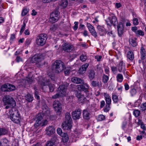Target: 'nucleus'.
<instances>
[{
	"label": "nucleus",
	"instance_id": "nucleus-29",
	"mask_svg": "<svg viewBox=\"0 0 146 146\" xmlns=\"http://www.w3.org/2000/svg\"><path fill=\"white\" fill-rule=\"evenodd\" d=\"M137 88L135 87H131L130 88V93L131 96L135 95L137 93Z\"/></svg>",
	"mask_w": 146,
	"mask_h": 146
},
{
	"label": "nucleus",
	"instance_id": "nucleus-27",
	"mask_svg": "<svg viewBox=\"0 0 146 146\" xmlns=\"http://www.w3.org/2000/svg\"><path fill=\"white\" fill-rule=\"evenodd\" d=\"M72 119L71 117V115L69 113L67 112L65 115V119L64 122L65 123H72Z\"/></svg>",
	"mask_w": 146,
	"mask_h": 146
},
{
	"label": "nucleus",
	"instance_id": "nucleus-12",
	"mask_svg": "<svg viewBox=\"0 0 146 146\" xmlns=\"http://www.w3.org/2000/svg\"><path fill=\"white\" fill-rule=\"evenodd\" d=\"M108 25H112L114 26L117 23V17L115 16H113L112 17H109L106 21Z\"/></svg>",
	"mask_w": 146,
	"mask_h": 146
},
{
	"label": "nucleus",
	"instance_id": "nucleus-3",
	"mask_svg": "<svg viewBox=\"0 0 146 146\" xmlns=\"http://www.w3.org/2000/svg\"><path fill=\"white\" fill-rule=\"evenodd\" d=\"M66 87L63 85L59 86L58 88V93L52 96L53 99H56L59 97H63L66 95Z\"/></svg>",
	"mask_w": 146,
	"mask_h": 146
},
{
	"label": "nucleus",
	"instance_id": "nucleus-60",
	"mask_svg": "<svg viewBox=\"0 0 146 146\" xmlns=\"http://www.w3.org/2000/svg\"><path fill=\"white\" fill-rule=\"evenodd\" d=\"M15 60L17 62H19L22 61V59L21 58V57L19 56H17V57Z\"/></svg>",
	"mask_w": 146,
	"mask_h": 146
},
{
	"label": "nucleus",
	"instance_id": "nucleus-58",
	"mask_svg": "<svg viewBox=\"0 0 146 146\" xmlns=\"http://www.w3.org/2000/svg\"><path fill=\"white\" fill-rule=\"evenodd\" d=\"M74 24L75 25L73 28L74 30H76L78 28V22H75Z\"/></svg>",
	"mask_w": 146,
	"mask_h": 146
},
{
	"label": "nucleus",
	"instance_id": "nucleus-31",
	"mask_svg": "<svg viewBox=\"0 0 146 146\" xmlns=\"http://www.w3.org/2000/svg\"><path fill=\"white\" fill-rule=\"evenodd\" d=\"M136 40V38H131L129 39L130 44L133 47H135L137 45Z\"/></svg>",
	"mask_w": 146,
	"mask_h": 146
},
{
	"label": "nucleus",
	"instance_id": "nucleus-17",
	"mask_svg": "<svg viewBox=\"0 0 146 146\" xmlns=\"http://www.w3.org/2000/svg\"><path fill=\"white\" fill-rule=\"evenodd\" d=\"M81 114V110L78 109L72 112V115L73 119H79Z\"/></svg>",
	"mask_w": 146,
	"mask_h": 146
},
{
	"label": "nucleus",
	"instance_id": "nucleus-53",
	"mask_svg": "<svg viewBox=\"0 0 146 146\" xmlns=\"http://www.w3.org/2000/svg\"><path fill=\"white\" fill-rule=\"evenodd\" d=\"M133 24L135 25H137L139 24L138 20L137 18H135L133 19Z\"/></svg>",
	"mask_w": 146,
	"mask_h": 146
},
{
	"label": "nucleus",
	"instance_id": "nucleus-38",
	"mask_svg": "<svg viewBox=\"0 0 146 146\" xmlns=\"http://www.w3.org/2000/svg\"><path fill=\"white\" fill-rule=\"evenodd\" d=\"M112 100L115 103H117L119 101L118 96L115 94H113L112 95Z\"/></svg>",
	"mask_w": 146,
	"mask_h": 146
},
{
	"label": "nucleus",
	"instance_id": "nucleus-54",
	"mask_svg": "<svg viewBox=\"0 0 146 146\" xmlns=\"http://www.w3.org/2000/svg\"><path fill=\"white\" fill-rule=\"evenodd\" d=\"M35 97L37 99L39 100L40 99V97L38 95V91L35 90Z\"/></svg>",
	"mask_w": 146,
	"mask_h": 146
},
{
	"label": "nucleus",
	"instance_id": "nucleus-1",
	"mask_svg": "<svg viewBox=\"0 0 146 146\" xmlns=\"http://www.w3.org/2000/svg\"><path fill=\"white\" fill-rule=\"evenodd\" d=\"M64 64L61 60H56L52 66V72L59 73L66 68Z\"/></svg>",
	"mask_w": 146,
	"mask_h": 146
},
{
	"label": "nucleus",
	"instance_id": "nucleus-43",
	"mask_svg": "<svg viewBox=\"0 0 146 146\" xmlns=\"http://www.w3.org/2000/svg\"><path fill=\"white\" fill-rule=\"evenodd\" d=\"M135 34L137 35L142 36H143L144 35V33L143 31L141 30H138Z\"/></svg>",
	"mask_w": 146,
	"mask_h": 146
},
{
	"label": "nucleus",
	"instance_id": "nucleus-44",
	"mask_svg": "<svg viewBox=\"0 0 146 146\" xmlns=\"http://www.w3.org/2000/svg\"><path fill=\"white\" fill-rule=\"evenodd\" d=\"M58 28V25H57L54 24L52 25L50 28L51 31H55Z\"/></svg>",
	"mask_w": 146,
	"mask_h": 146
},
{
	"label": "nucleus",
	"instance_id": "nucleus-25",
	"mask_svg": "<svg viewBox=\"0 0 146 146\" xmlns=\"http://www.w3.org/2000/svg\"><path fill=\"white\" fill-rule=\"evenodd\" d=\"M95 72L93 70H90L88 72V77L90 80H92L95 78Z\"/></svg>",
	"mask_w": 146,
	"mask_h": 146
},
{
	"label": "nucleus",
	"instance_id": "nucleus-64",
	"mask_svg": "<svg viewBox=\"0 0 146 146\" xmlns=\"http://www.w3.org/2000/svg\"><path fill=\"white\" fill-rule=\"evenodd\" d=\"M125 89L126 90H127L129 89V86L127 83H125L124 84Z\"/></svg>",
	"mask_w": 146,
	"mask_h": 146
},
{
	"label": "nucleus",
	"instance_id": "nucleus-15",
	"mask_svg": "<svg viewBox=\"0 0 146 146\" xmlns=\"http://www.w3.org/2000/svg\"><path fill=\"white\" fill-rule=\"evenodd\" d=\"M97 29L98 32L100 36H104L107 33V31L103 26L98 25L97 27Z\"/></svg>",
	"mask_w": 146,
	"mask_h": 146
},
{
	"label": "nucleus",
	"instance_id": "nucleus-57",
	"mask_svg": "<svg viewBox=\"0 0 146 146\" xmlns=\"http://www.w3.org/2000/svg\"><path fill=\"white\" fill-rule=\"evenodd\" d=\"M31 42V38H27L25 41V44L27 45H29Z\"/></svg>",
	"mask_w": 146,
	"mask_h": 146
},
{
	"label": "nucleus",
	"instance_id": "nucleus-19",
	"mask_svg": "<svg viewBox=\"0 0 146 146\" xmlns=\"http://www.w3.org/2000/svg\"><path fill=\"white\" fill-rule=\"evenodd\" d=\"M46 131V133L47 135H51L55 133V130L53 126H51L47 127Z\"/></svg>",
	"mask_w": 146,
	"mask_h": 146
},
{
	"label": "nucleus",
	"instance_id": "nucleus-5",
	"mask_svg": "<svg viewBox=\"0 0 146 146\" xmlns=\"http://www.w3.org/2000/svg\"><path fill=\"white\" fill-rule=\"evenodd\" d=\"M47 38V35L45 34L39 35L36 38V42L37 44L38 45L43 46L46 43Z\"/></svg>",
	"mask_w": 146,
	"mask_h": 146
},
{
	"label": "nucleus",
	"instance_id": "nucleus-51",
	"mask_svg": "<svg viewBox=\"0 0 146 146\" xmlns=\"http://www.w3.org/2000/svg\"><path fill=\"white\" fill-rule=\"evenodd\" d=\"M141 110L143 111L146 110V103H143L141 105Z\"/></svg>",
	"mask_w": 146,
	"mask_h": 146
},
{
	"label": "nucleus",
	"instance_id": "nucleus-20",
	"mask_svg": "<svg viewBox=\"0 0 146 146\" xmlns=\"http://www.w3.org/2000/svg\"><path fill=\"white\" fill-rule=\"evenodd\" d=\"M72 82L76 84H82L84 83V80L80 78L77 77H73L71 79Z\"/></svg>",
	"mask_w": 146,
	"mask_h": 146
},
{
	"label": "nucleus",
	"instance_id": "nucleus-55",
	"mask_svg": "<svg viewBox=\"0 0 146 146\" xmlns=\"http://www.w3.org/2000/svg\"><path fill=\"white\" fill-rule=\"evenodd\" d=\"M95 58L98 61H100L102 58V56L100 55H97L95 56Z\"/></svg>",
	"mask_w": 146,
	"mask_h": 146
},
{
	"label": "nucleus",
	"instance_id": "nucleus-42",
	"mask_svg": "<svg viewBox=\"0 0 146 146\" xmlns=\"http://www.w3.org/2000/svg\"><path fill=\"white\" fill-rule=\"evenodd\" d=\"M8 85V84L3 85L1 88V90L3 91H7Z\"/></svg>",
	"mask_w": 146,
	"mask_h": 146
},
{
	"label": "nucleus",
	"instance_id": "nucleus-33",
	"mask_svg": "<svg viewBox=\"0 0 146 146\" xmlns=\"http://www.w3.org/2000/svg\"><path fill=\"white\" fill-rule=\"evenodd\" d=\"M116 78L117 82H121L123 80V76L121 74H118L117 75Z\"/></svg>",
	"mask_w": 146,
	"mask_h": 146
},
{
	"label": "nucleus",
	"instance_id": "nucleus-50",
	"mask_svg": "<svg viewBox=\"0 0 146 146\" xmlns=\"http://www.w3.org/2000/svg\"><path fill=\"white\" fill-rule=\"evenodd\" d=\"M28 12V11L27 9H24L22 12L21 15L22 16H24L26 15L27 14V13Z\"/></svg>",
	"mask_w": 146,
	"mask_h": 146
},
{
	"label": "nucleus",
	"instance_id": "nucleus-48",
	"mask_svg": "<svg viewBox=\"0 0 146 146\" xmlns=\"http://www.w3.org/2000/svg\"><path fill=\"white\" fill-rule=\"evenodd\" d=\"M110 109V105L106 104L105 108H104V111L105 112H108Z\"/></svg>",
	"mask_w": 146,
	"mask_h": 146
},
{
	"label": "nucleus",
	"instance_id": "nucleus-52",
	"mask_svg": "<svg viewBox=\"0 0 146 146\" xmlns=\"http://www.w3.org/2000/svg\"><path fill=\"white\" fill-rule=\"evenodd\" d=\"M111 69L112 72L113 73H116L117 71V68L115 66H111Z\"/></svg>",
	"mask_w": 146,
	"mask_h": 146
},
{
	"label": "nucleus",
	"instance_id": "nucleus-8",
	"mask_svg": "<svg viewBox=\"0 0 146 146\" xmlns=\"http://www.w3.org/2000/svg\"><path fill=\"white\" fill-rule=\"evenodd\" d=\"M35 120L36 121L34 126L35 128H37L39 125H41L42 123V121H43V114L41 113H38L36 115Z\"/></svg>",
	"mask_w": 146,
	"mask_h": 146
},
{
	"label": "nucleus",
	"instance_id": "nucleus-56",
	"mask_svg": "<svg viewBox=\"0 0 146 146\" xmlns=\"http://www.w3.org/2000/svg\"><path fill=\"white\" fill-rule=\"evenodd\" d=\"M98 118L99 120L100 121H102L104 119L105 117L103 115H99Z\"/></svg>",
	"mask_w": 146,
	"mask_h": 146
},
{
	"label": "nucleus",
	"instance_id": "nucleus-35",
	"mask_svg": "<svg viewBox=\"0 0 146 146\" xmlns=\"http://www.w3.org/2000/svg\"><path fill=\"white\" fill-rule=\"evenodd\" d=\"M8 133L7 130L4 128H0V137L2 135L6 134Z\"/></svg>",
	"mask_w": 146,
	"mask_h": 146
},
{
	"label": "nucleus",
	"instance_id": "nucleus-37",
	"mask_svg": "<svg viewBox=\"0 0 146 146\" xmlns=\"http://www.w3.org/2000/svg\"><path fill=\"white\" fill-rule=\"evenodd\" d=\"M27 22V20L25 21H24L23 22V25H22L21 28V30L20 31V34H21L24 31L26 26V23Z\"/></svg>",
	"mask_w": 146,
	"mask_h": 146
},
{
	"label": "nucleus",
	"instance_id": "nucleus-18",
	"mask_svg": "<svg viewBox=\"0 0 146 146\" xmlns=\"http://www.w3.org/2000/svg\"><path fill=\"white\" fill-rule=\"evenodd\" d=\"M123 24L122 22L120 23L117 26L118 34L120 37L123 33Z\"/></svg>",
	"mask_w": 146,
	"mask_h": 146
},
{
	"label": "nucleus",
	"instance_id": "nucleus-30",
	"mask_svg": "<svg viewBox=\"0 0 146 146\" xmlns=\"http://www.w3.org/2000/svg\"><path fill=\"white\" fill-rule=\"evenodd\" d=\"M127 57L130 60L132 61L133 60L134 57L133 53L132 51L130 50L127 52Z\"/></svg>",
	"mask_w": 146,
	"mask_h": 146
},
{
	"label": "nucleus",
	"instance_id": "nucleus-14",
	"mask_svg": "<svg viewBox=\"0 0 146 146\" xmlns=\"http://www.w3.org/2000/svg\"><path fill=\"white\" fill-rule=\"evenodd\" d=\"M42 112L41 113L43 114V117L44 116L49 117L50 115V110L46 104H44L42 105Z\"/></svg>",
	"mask_w": 146,
	"mask_h": 146
},
{
	"label": "nucleus",
	"instance_id": "nucleus-6",
	"mask_svg": "<svg viewBox=\"0 0 146 146\" xmlns=\"http://www.w3.org/2000/svg\"><path fill=\"white\" fill-rule=\"evenodd\" d=\"M47 75L48 76V77L44 78L41 76L38 77L37 80L42 86H44L48 84V82L50 81V78L51 79H53V77L51 74L48 73Z\"/></svg>",
	"mask_w": 146,
	"mask_h": 146
},
{
	"label": "nucleus",
	"instance_id": "nucleus-34",
	"mask_svg": "<svg viewBox=\"0 0 146 146\" xmlns=\"http://www.w3.org/2000/svg\"><path fill=\"white\" fill-rule=\"evenodd\" d=\"M15 86L12 84H8L7 91H11L15 90Z\"/></svg>",
	"mask_w": 146,
	"mask_h": 146
},
{
	"label": "nucleus",
	"instance_id": "nucleus-47",
	"mask_svg": "<svg viewBox=\"0 0 146 146\" xmlns=\"http://www.w3.org/2000/svg\"><path fill=\"white\" fill-rule=\"evenodd\" d=\"M48 87L50 92H52L54 90L55 87L53 84H49Z\"/></svg>",
	"mask_w": 146,
	"mask_h": 146
},
{
	"label": "nucleus",
	"instance_id": "nucleus-26",
	"mask_svg": "<svg viewBox=\"0 0 146 146\" xmlns=\"http://www.w3.org/2000/svg\"><path fill=\"white\" fill-rule=\"evenodd\" d=\"M141 58V60H143L146 58V53L145 49L143 47H141L140 50Z\"/></svg>",
	"mask_w": 146,
	"mask_h": 146
},
{
	"label": "nucleus",
	"instance_id": "nucleus-61",
	"mask_svg": "<svg viewBox=\"0 0 146 146\" xmlns=\"http://www.w3.org/2000/svg\"><path fill=\"white\" fill-rule=\"evenodd\" d=\"M141 127L144 130H146V127L145 124L142 123L141 124Z\"/></svg>",
	"mask_w": 146,
	"mask_h": 146
},
{
	"label": "nucleus",
	"instance_id": "nucleus-62",
	"mask_svg": "<svg viewBox=\"0 0 146 146\" xmlns=\"http://www.w3.org/2000/svg\"><path fill=\"white\" fill-rule=\"evenodd\" d=\"M79 28V29H80L81 31L84 30L85 28L84 25H82L81 24H80V25Z\"/></svg>",
	"mask_w": 146,
	"mask_h": 146
},
{
	"label": "nucleus",
	"instance_id": "nucleus-36",
	"mask_svg": "<svg viewBox=\"0 0 146 146\" xmlns=\"http://www.w3.org/2000/svg\"><path fill=\"white\" fill-rule=\"evenodd\" d=\"M68 4V1L67 0H62L61 2V5L63 8L67 7Z\"/></svg>",
	"mask_w": 146,
	"mask_h": 146
},
{
	"label": "nucleus",
	"instance_id": "nucleus-13",
	"mask_svg": "<svg viewBox=\"0 0 146 146\" xmlns=\"http://www.w3.org/2000/svg\"><path fill=\"white\" fill-rule=\"evenodd\" d=\"M81 84L78 85V90L80 91H83L85 92H88L89 89L88 85L86 83H85L84 81V83H82Z\"/></svg>",
	"mask_w": 146,
	"mask_h": 146
},
{
	"label": "nucleus",
	"instance_id": "nucleus-63",
	"mask_svg": "<svg viewBox=\"0 0 146 146\" xmlns=\"http://www.w3.org/2000/svg\"><path fill=\"white\" fill-rule=\"evenodd\" d=\"M57 133L59 135H61L62 133V130L61 128H58L57 129Z\"/></svg>",
	"mask_w": 146,
	"mask_h": 146
},
{
	"label": "nucleus",
	"instance_id": "nucleus-10",
	"mask_svg": "<svg viewBox=\"0 0 146 146\" xmlns=\"http://www.w3.org/2000/svg\"><path fill=\"white\" fill-rule=\"evenodd\" d=\"M44 59L42 54H36L32 57L31 61L32 63L38 64Z\"/></svg>",
	"mask_w": 146,
	"mask_h": 146
},
{
	"label": "nucleus",
	"instance_id": "nucleus-7",
	"mask_svg": "<svg viewBox=\"0 0 146 146\" xmlns=\"http://www.w3.org/2000/svg\"><path fill=\"white\" fill-rule=\"evenodd\" d=\"M60 13L56 9L50 14V21L54 23L57 21L59 19Z\"/></svg>",
	"mask_w": 146,
	"mask_h": 146
},
{
	"label": "nucleus",
	"instance_id": "nucleus-9",
	"mask_svg": "<svg viewBox=\"0 0 146 146\" xmlns=\"http://www.w3.org/2000/svg\"><path fill=\"white\" fill-rule=\"evenodd\" d=\"M73 46L66 42H64L61 46V48L64 51L70 52L73 49Z\"/></svg>",
	"mask_w": 146,
	"mask_h": 146
},
{
	"label": "nucleus",
	"instance_id": "nucleus-4",
	"mask_svg": "<svg viewBox=\"0 0 146 146\" xmlns=\"http://www.w3.org/2000/svg\"><path fill=\"white\" fill-rule=\"evenodd\" d=\"M3 101L5 105H9L15 107L16 106L15 101L12 97L9 95L5 96L3 98Z\"/></svg>",
	"mask_w": 146,
	"mask_h": 146
},
{
	"label": "nucleus",
	"instance_id": "nucleus-21",
	"mask_svg": "<svg viewBox=\"0 0 146 146\" xmlns=\"http://www.w3.org/2000/svg\"><path fill=\"white\" fill-rule=\"evenodd\" d=\"M72 123L64 122L62 125V128L65 130H70L72 127Z\"/></svg>",
	"mask_w": 146,
	"mask_h": 146
},
{
	"label": "nucleus",
	"instance_id": "nucleus-32",
	"mask_svg": "<svg viewBox=\"0 0 146 146\" xmlns=\"http://www.w3.org/2000/svg\"><path fill=\"white\" fill-rule=\"evenodd\" d=\"M25 98L26 100L29 102H32L33 100V96L29 94H28L25 96Z\"/></svg>",
	"mask_w": 146,
	"mask_h": 146
},
{
	"label": "nucleus",
	"instance_id": "nucleus-22",
	"mask_svg": "<svg viewBox=\"0 0 146 146\" xmlns=\"http://www.w3.org/2000/svg\"><path fill=\"white\" fill-rule=\"evenodd\" d=\"M89 65V64L88 63H86L85 64L82 65L79 69L80 73L83 74L84 73Z\"/></svg>",
	"mask_w": 146,
	"mask_h": 146
},
{
	"label": "nucleus",
	"instance_id": "nucleus-2",
	"mask_svg": "<svg viewBox=\"0 0 146 146\" xmlns=\"http://www.w3.org/2000/svg\"><path fill=\"white\" fill-rule=\"evenodd\" d=\"M15 110L13 111L12 109L9 111V113L10 115V118L15 123H20L21 118L19 113L17 110L14 108Z\"/></svg>",
	"mask_w": 146,
	"mask_h": 146
},
{
	"label": "nucleus",
	"instance_id": "nucleus-24",
	"mask_svg": "<svg viewBox=\"0 0 146 146\" xmlns=\"http://www.w3.org/2000/svg\"><path fill=\"white\" fill-rule=\"evenodd\" d=\"M91 85L93 87H98L100 88L102 87V83L101 81L98 82L93 80L92 82Z\"/></svg>",
	"mask_w": 146,
	"mask_h": 146
},
{
	"label": "nucleus",
	"instance_id": "nucleus-11",
	"mask_svg": "<svg viewBox=\"0 0 146 146\" xmlns=\"http://www.w3.org/2000/svg\"><path fill=\"white\" fill-rule=\"evenodd\" d=\"M53 107L54 110L56 111L57 114L60 115L62 110L61 104L58 101H54L53 103Z\"/></svg>",
	"mask_w": 146,
	"mask_h": 146
},
{
	"label": "nucleus",
	"instance_id": "nucleus-59",
	"mask_svg": "<svg viewBox=\"0 0 146 146\" xmlns=\"http://www.w3.org/2000/svg\"><path fill=\"white\" fill-rule=\"evenodd\" d=\"M137 28L136 26H134L132 28L131 30H132L135 33H136L137 31Z\"/></svg>",
	"mask_w": 146,
	"mask_h": 146
},
{
	"label": "nucleus",
	"instance_id": "nucleus-16",
	"mask_svg": "<svg viewBox=\"0 0 146 146\" xmlns=\"http://www.w3.org/2000/svg\"><path fill=\"white\" fill-rule=\"evenodd\" d=\"M118 69L119 72H123L124 75L126 70L125 64L122 61L120 62L118 66Z\"/></svg>",
	"mask_w": 146,
	"mask_h": 146
},
{
	"label": "nucleus",
	"instance_id": "nucleus-39",
	"mask_svg": "<svg viewBox=\"0 0 146 146\" xmlns=\"http://www.w3.org/2000/svg\"><path fill=\"white\" fill-rule=\"evenodd\" d=\"M102 78L103 82L105 84L109 80V77L108 76L105 74H104Z\"/></svg>",
	"mask_w": 146,
	"mask_h": 146
},
{
	"label": "nucleus",
	"instance_id": "nucleus-46",
	"mask_svg": "<svg viewBox=\"0 0 146 146\" xmlns=\"http://www.w3.org/2000/svg\"><path fill=\"white\" fill-rule=\"evenodd\" d=\"M133 113L135 117H137L140 115V112L138 110H135L133 111Z\"/></svg>",
	"mask_w": 146,
	"mask_h": 146
},
{
	"label": "nucleus",
	"instance_id": "nucleus-23",
	"mask_svg": "<svg viewBox=\"0 0 146 146\" xmlns=\"http://www.w3.org/2000/svg\"><path fill=\"white\" fill-rule=\"evenodd\" d=\"M90 113L87 110H84L83 112V118L85 119L88 120L90 117Z\"/></svg>",
	"mask_w": 146,
	"mask_h": 146
},
{
	"label": "nucleus",
	"instance_id": "nucleus-41",
	"mask_svg": "<svg viewBox=\"0 0 146 146\" xmlns=\"http://www.w3.org/2000/svg\"><path fill=\"white\" fill-rule=\"evenodd\" d=\"M87 58L86 55L84 54H82L80 57V59L82 62H84L86 61Z\"/></svg>",
	"mask_w": 146,
	"mask_h": 146
},
{
	"label": "nucleus",
	"instance_id": "nucleus-28",
	"mask_svg": "<svg viewBox=\"0 0 146 146\" xmlns=\"http://www.w3.org/2000/svg\"><path fill=\"white\" fill-rule=\"evenodd\" d=\"M104 96L105 98L106 104L110 105L111 104V97L109 96L108 94L104 93Z\"/></svg>",
	"mask_w": 146,
	"mask_h": 146
},
{
	"label": "nucleus",
	"instance_id": "nucleus-45",
	"mask_svg": "<svg viewBox=\"0 0 146 146\" xmlns=\"http://www.w3.org/2000/svg\"><path fill=\"white\" fill-rule=\"evenodd\" d=\"M87 27L90 31L95 29L94 27L90 23H87Z\"/></svg>",
	"mask_w": 146,
	"mask_h": 146
},
{
	"label": "nucleus",
	"instance_id": "nucleus-49",
	"mask_svg": "<svg viewBox=\"0 0 146 146\" xmlns=\"http://www.w3.org/2000/svg\"><path fill=\"white\" fill-rule=\"evenodd\" d=\"M90 32L92 35L94 37H96L97 36V33L95 29H93V30H92V31H90Z\"/></svg>",
	"mask_w": 146,
	"mask_h": 146
},
{
	"label": "nucleus",
	"instance_id": "nucleus-40",
	"mask_svg": "<svg viewBox=\"0 0 146 146\" xmlns=\"http://www.w3.org/2000/svg\"><path fill=\"white\" fill-rule=\"evenodd\" d=\"M46 146H56V145L54 142L49 141L46 142Z\"/></svg>",
	"mask_w": 146,
	"mask_h": 146
}]
</instances>
